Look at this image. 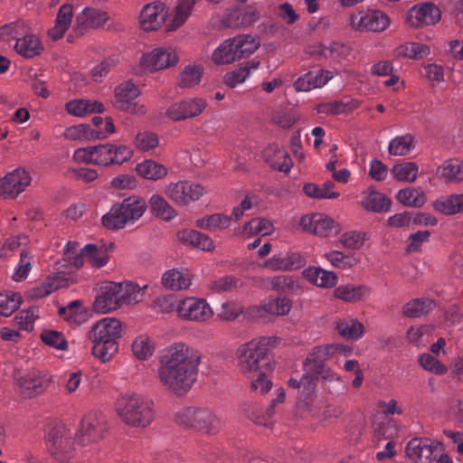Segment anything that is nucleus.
I'll list each match as a JSON object with an SVG mask.
<instances>
[{
	"mask_svg": "<svg viewBox=\"0 0 463 463\" xmlns=\"http://www.w3.org/2000/svg\"><path fill=\"white\" fill-rule=\"evenodd\" d=\"M199 352L184 343L169 346L160 358L158 378L163 386L177 396L185 394L197 379Z\"/></svg>",
	"mask_w": 463,
	"mask_h": 463,
	"instance_id": "nucleus-1",
	"label": "nucleus"
},
{
	"mask_svg": "<svg viewBox=\"0 0 463 463\" xmlns=\"http://www.w3.org/2000/svg\"><path fill=\"white\" fill-rule=\"evenodd\" d=\"M279 339L275 336H261L239 347L238 365L244 374L254 373L266 368L272 371L273 365L269 357V350L275 347Z\"/></svg>",
	"mask_w": 463,
	"mask_h": 463,
	"instance_id": "nucleus-2",
	"label": "nucleus"
},
{
	"mask_svg": "<svg viewBox=\"0 0 463 463\" xmlns=\"http://www.w3.org/2000/svg\"><path fill=\"white\" fill-rule=\"evenodd\" d=\"M121 333V323L116 318L106 317L94 324L89 334L93 355L103 363L111 360L118 353Z\"/></svg>",
	"mask_w": 463,
	"mask_h": 463,
	"instance_id": "nucleus-3",
	"label": "nucleus"
},
{
	"mask_svg": "<svg viewBox=\"0 0 463 463\" xmlns=\"http://www.w3.org/2000/svg\"><path fill=\"white\" fill-rule=\"evenodd\" d=\"M117 412L124 423L135 428H146L155 419L153 402L137 393L119 398Z\"/></svg>",
	"mask_w": 463,
	"mask_h": 463,
	"instance_id": "nucleus-4",
	"label": "nucleus"
},
{
	"mask_svg": "<svg viewBox=\"0 0 463 463\" xmlns=\"http://www.w3.org/2000/svg\"><path fill=\"white\" fill-rule=\"evenodd\" d=\"M131 156L132 151L127 146L104 144L78 148L74 152L73 158L77 162L107 166L114 164L120 165L128 161Z\"/></svg>",
	"mask_w": 463,
	"mask_h": 463,
	"instance_id": "nucleus-5",
	"label": "nucleus"
},
{
	"mask_svg": "<svg viewBox=\"0 0 463 463\" xmlns=\"http://www.w3.org/2000/svg\"><path fill=\"white\" fill-rule=\"evenodd\" d=\"M146 202L138 196H130L120 203H115L110 211L102 217V224L110 230L123 229L128 223H134L145 213Z\"/></svg>",
	"mask_w": 463,
	"mask_h": 463,
	"instance_id": "nucleus-6",
	"label": "nucleus"
},
{
	"mask_svg": "<svg viewBox=\"0 0 463 463\" xmlns=\"http://www.w3.org/2000/svg\"><path fill=\"white\" fill-rule=\"evenodd\" d=\"M260 46L254 37L249 34H241L225 40L213 52V61L215 64H228L237 60L249 57Z\"/></svg>",
	"mask_w": 463,
	"mask_h": 463,
	"instance_id": "nucleus-7",
	"label": "nucleus"
},
{
	"mask_svg": "<svg viewBox=\"0 0 463 463\" xmlns=\"http://www.w3.org/2000/svg\"><path fill=\"white\" fill-rule=\"evenodd\" d=\"M107 430L106 416L100 411H90L83 417L76 439L82 446L95 443L103 439Z\"/></svg>",
	"mask_w": 463,
	"mask_h": 463,
	"instance_id": "nucleus-8",
	"label": "nucleus"
},
{
	"mask_svg": "<svg viewBox=\"0 0 463 463\" xmlns=\"http://www.w3.org/2000/svg\"><path fill=\"white\" fill-rule=\"evenodd\" d=\"M47 446L54 458L61 463L69 461L73 457L72 433L63 425L56 426L49 431Z\"/></svg>",
	"mask_w": 463,
	"mask_h": 463,
	"instance_id": "nucleus-9",
	"label": "nucleus"
},
{
	"mask_svg": "<svg viewBox=\"0 0 463 463\" xmlns=\"http://www.w3.org/2000/svg\"><path fill=\"white\" fill-rule=\"evenodd\" d=\"M115 107L124 112L144 115L146 107L139 104L137 98L140 95L138 88L131 81H126L115 88Z\"/></svg>",
	"mask_w": 463,
	"mask_h": 463,
	"instance_id": "nucleus-10",
	"label": "nucleus"
},
{
	"mask_svg": "<svg viewBox=\"0 0 463 463\" xmlns=\"http://www.w3.org/2000/svg\"><path fill=\"white\" fill-rule=\"evenodd\" d=\"M204 193V188L191 181L169 183L165 188V195L176 205L184 206L199 200Z\"/></svg>",
	"mask_w": 463,
	"mask_h": 463,
	"instance_id": "nucleus-11",
	"label": "nucleus"
},
{
	"mask_svg": "<svg viewBox=\"0 0 463 463\" xmlns=\"http://www.w3.org/2000/svg\"><path fill=\"white\" fill-rule=\"evenodd\" d=\"M350 25L355 31L381 33L390 25V18L381 11H361L351 15Z\"/></svg>",
	"mask_w": 463,
	"mask_h": 463,
	"instance_id": "nucleus-12",
	"label": "nucleus"
},
{
	"mask_svg": "<svg viewBox=\"0 0 463 463\" xmlns=\"http://www.w3.org/2000/svg\"><path fill=\"white\" fill-rule=\"evenodd\" d=\"M260 18V11L252 5L226 9L219 17L223 28H240L253 24Z\"/></svg>",
	"mask_w": 463,
	"mask_h": 463,
	"instance_id": "nucleus-13",
	"label": "nucleus"
},
{
	"mask_svg": "<svg viewBox=\"0 0 463 463\" xmlns=\"http://www.w3.org/2000/svg\"><path fill=\"white\" fill-rule=\"evenodd\" d=\"M176 313L184 320L204 322L210 319L213 312L203 298H186L178 302Z\"/></svg>",
	"mask_w": 463,
	"mask_h": 463,
	"instance_id": "nucleus-14",
	"label": "nucleus"
},
{
	"mask_svg": "<svg viewBox=\"0 0 463 463\" xmlns=\"http://www.w3.org/2000/svg\"><path fill=\"white\" fill-rule=\"evenodd\" d=\"M31 183L32 176L30 173L23 167H18L0 179V196L4 198H15Z\"/></svg>",
	"mask_w": 463,
	"mask_h": 463,
	"instance_id": "nucleus-15",
	"label": "nucleus"
},
{
	"mask_svg": "<svg viewBox=\"0 0 463 463\" xmlns=\"http://www.w3.org/2000/svg\"><path fill=\"white\" fill-rule=\"evenodd\" d=\"M335 353L349 354L352 349L341 345H327L314 347L304 362L307 373H314L325 367V362Z\"/></svg>",
	"mask_w": 463,
	"mask_h": 463,
	"instance_id": "nucleus-16",
	"label": "nucleus"
},
{
	"mask_svg": "<svg viewBox=\"0 0 463 463\" xmlns=\"http://www.w3.org/2000/svg\"><path fill=\"white\" fill-rule=\"evenodd\" d=\"M207 102L203 98H192L173 103L166 110V116L174 121L195 118L203 113Z\"/></svg>",
	"mask_w": 463,
	"mask_h": 463,
	"instance_id": "nucleus-17",
	"label": "nucleus"
},
{
	"mask_svg": "<svg viewBox=\"0 0 463 463\" xmlns=\"http://www.w3.org/2000/svg\"><path fill=\"white\" fill-rule=\"evenodd\" d=\"M299 226L304 232L321 237H327L339 232V226L328 216L323 213L305 215L299 221Z\"/></svg>",
	"mask_w": 463,
	"mask_h": 463,
	"instance_id": "nucleus-18",
	"label": "nucleus"
},
{
	"mask_svg": "<svg viewBox=\"0 0 463 463\" xmlns=\"http://www.w3.org/2000/svg\"><path fill=\"white\" fill-rule=\"evenodd\" d=\"M121 284L107 281L101 285L99 293L94 302V309L100 313H109L119 308Z\"/></svg>",
	"mask_w": 463,
	"mask_h": 463,
	"instance_id": "nucleus-19",
	"label": "nucleus"
},
{
	"mask_svg": "<svg viewBox=\"0 0 463 463\" xmlns=\"http://www.w3.org/2000/svg\"><path fill=\"white\" fill-rule=\"evenodd\" d=\"M439 443L425 438H414L406 446V455L412 463H431Z\"/></svg>",
	"mask_w": 463,
	"mask_h": 463,
	"instance_id": "nucleus-20",
	"label": "nucleus"
},
{
	"mask_svg": "<svg viewBox=\"0 0 463 463\" xmlns=\"http://www.w3.org/2000/svg\"><path fill=\"white\" fill-rule=\"evenodd\" d=\"M439 9L432 3H423L411 7L407 14V22L412 27H422L438 23Z\"/></svg>",
	"mask_w": 463,
	"mask_h": 463,
	"instance_id": "nucleus-21",
	"label": "nucleus"
},
{
	"mask_svg": "<svg viewBox=\"0 0 463 463\" xmlns=\"http://www.w3.org/2000/svg\"><path fill=\"white\" fill-rule=\"evenodd\" d=\"M178 61L175 52L171 48H157L141 58L142 66L149 70L159 71L175 64Z\"/></svg>",
	"mask_w": 463,
	"mask_h": 463,
	"instance_id": "nucleus-22",
	"label": "nucleus"
},
{
	"mask_svg": "<svg viewBox=\"0 0 463 463\" xmlns=\"http://www.w3.org/2000/svg\"><path fill=\"white\" fill-rule=\"evenodd\" d=\"M334 77L335 72L332 71H309L298 77L295 80L293 87L296 91H309L313 89L325 86Z\"/></svg>",
	"mask_w": 463,
	"mask_h": 463,
	"instance_id": "nucleus-23",
	"label": "nucleus"
},
{
	"mask_svg": "<svg viewBox=\"0 0 463 463\" xmlns=\"http://www.w3.org/2000/svg\"><path fill=\"white\" fill-rule=\"evenodd\" d=\"M166 13L163 4L146 5L139 14L140 27L144 31L157 30L165 21Z\"/></svg>",
	"mask_w": 463,
	"mask_h": 463,
	"instance_id": "nucleus-24",
	"label": "nucleus"
},
{
	"mask_svg": "<svg viewBox=\"0 0 463 463\" xmlns=\"http://www.w3.org/2000/svg\"><path fill=\"white\" fill-rule=\"evenodd\" d=\"M49 379L35 373H29L17 379L19 392L24 398H33L42 393L48 385Z\"/></svg>",
	"mask_w": 463,
	"mask_h": 463,
	"instance_id": "nucleus-25",
	"label": "nucleus"
},
{
	"mask_svg": "<svg viewBox=\"0 0 463 463\" xmlns=\"http://www.w3.org/2000/svg\"><path fill=\"white\" fill-rule=\"evenodd\" d=\"M263 158L271 168L279 172L288 173L293 165L288 152L276 144L269 145L263 150Z\"/></svg>",
	"mask_w": 463,
	"mask_h": 463,
	"instance_id": "nucleus-26",
	"label": "nucleus"
},
{
	"mask_svg": "<svg viewBox=\"0 0 463 463\" xmlns=\"http://www.w3.org/2000/svg\"><path fill=\"white\" fill-rule=\"evenodd\" d=\"M108 19L107 13L99 9L86 7L77 15L74 27L77 31L82 33L86 28L102 26Z\"/></svg>",
	"mask_w": 463,
	"mask_h": 463,
	"instance_id": "nucleus-27",
	"label": "nucleus"
},
{
	"mask_svg": "<svg viewBox=\"0 0 463 463\" xmlns=\"http://www.w3.org/2000/svg\"><path fill=\"white\" fill-rule=\"evenodd\" d=\"M177 239L184 244L201 249L203 250H211L213 249V241L206 234L195 230H184L177 233Z\"/></svg>",
	"mask_w": 463,
	"mask_h": 463,
	"instance_id": "nucleus-28",
	"label": "nucleus"
},
{
	"mask_svg": "<svg viewBox=\"0 0 463 463\" xmlns=\"http://www.w3.org/2000/svg\"><path fill=\"white\" fill-rule=\"evenodd\" d=\"M335 329L341 336L351 340H358L364 334V325L351 317L339 319L335 323Z\"/></svg>",
	"mask_w": 463,
	"mask_h": 463,
	"instance_id": "nucleus-29",
	"label": "nucleus"
},
{
	"mask_svg": "<svg viewBox=\"0 0 463 463\" xmlns=\"http://www.w3.org/2000/svg\"><path fill=\"white\" fill-rule=\"evenodd\" d=\"M136 171L139 176L152 181L161 180L168 173L167 168L164 165L153 159H146L137 164Z\"/></svg>",
	"mask_w": 463,
	"mask_h": 463,
	"instance_id": "nucleus-30",
	"label": "nucleus"
},
{
	"mask_svg": "<svg viewBox=\"0 0 463 463\" xmlns=\"http://www.w3.org/2000/svg\"><path fill=\"white\" fill-rule=\"evenodd\" d=\"M259 66V61L252 60L246 61L241 64V66L236 70L227 72L224 75V83L230 88H234L237 85L243 83L250 76V72L256 71Z\"/></svg>",
	"mask_w": 463,
	"mask_h": 463,
	"instance_id": "nucleus-31",
	"label": "nucleus"
},
{
	"mask_svg": "<svg viewBox=\"0 0 463 463\" xmlns=\"http://www.w3.org/2000/svg\"><path fill=\"white\" fill-rule=\"evenodd\" d=\"M304 275L310 282L320 288H332L337 282V277L335 272L318 267L306 269Z\"/></svg>",
	"mask_w": 463,
	"mask_h": 463,
	"instance_id": "nucleus-32",
	"label": "nucleus"
},
{
	"mask_svg": "<svg viewBox=\"0 0 463 463\" xmlns=\"http://www.w3.org/2000/svg\"><path fill=\"white\" fill-rule=\"evenodd\" d=\"M14 50L24 58H33L41 53L43 47L39 39L34 34L27 33L17 39Z\"/></svg>",
	"mask_w": 463,
	"mask_h": 463,
	"instance_id": "nucleus-33",
	"label": "nucleus"
},
{
	"mask_svg": "<svg viewBox=\"0 0 463 463\" xmlns=\"http://www.w3.org/2000/svg\"><path fill=\"white\" fill-rule=\"evenodd\" d=\"M222 426L221 419L207 408H200L195 430L208 434L217 433Z\"/></svg>",
	"mask_w": 463,
	"mask_h": 463,
	"instance_id": "nucleus-34",
	"label": "nucleus"
},
{
	"mask_svg": "<svg viewBox=\"0 0 463 463\" xmlns=\"http://www.w3.org/2000/svg\"><path fill=\"white\" fill-rule=\"evenodd\" d=\"M66 109L71 115L82 117L87 113H102L105 111V107L97 100L75 99L66 104Z\"/></svg>",
	"mask_w": 463,
	"mask_h": 463,
	"instance_id": "nucleus-35",
	"label": "nucleus"
},
{
	"mask_svg": "<svg viewBox=\"0 0 463 463\" xmlns=\"http://www.w3.org/2000/svg\"><path fill=\"white\" fill-rule=\"evenodd\" d=\"M162 284L171 290L186 289L191 285V276L188 272L173 269L163 275Z\"/></svg>",
	"mask_w": 463,
	"mask_h": 463,
	"instance_id": "nucleus-36",
	"label": "nucleus"
},
{
	"mask_svg": "<svg viewBox=\"0 0 463 463\" xmlns=\"http://www.w3.org/2000/svg\"><path fill=\"white\" fill-rule=\"evenodd\" d=\"M370 289L366 286L341 285L335 289V298L345 302L360 301L369 296Z\"/></svg>",
	"mask_w": 463,
	"mask_h": 463,
	"instance_id": "nucleus-37",
	"label": "nucleus"
},
{
	"mask_svg": "<svg viewBox=\"0 0 463 463\" xmlns=\"http://www.w3.org/2000/svg\"><path fill=\"white\" fill-rule=\"evenodd\" d=\"M271 288L279 293L294 294L301 290L299 279L290 275H279L269 280Z\"/></svg>",
	"mask_w": 463,
	"mask_h": 463,
	"instance_id": "nucleus-38",
	"label": "nucleus"
},
{
	"mask_svg": "<svg viewBox=\"0 0 463 463\" xmlns=\"http://www.w3.org/2000/svg\"><path fill=\"white\" fill-rule=\"evenodd\" d=\"M118 284H121L120 298L122 306L136 304L143 300L146 286L141 288L137 284L129 281L118 282Z\"/></svg>",
	"mask_w": 463,
	"mask_h": 463,
	"instance_id": "nucleus-39",
	"label": "nucleus"
},
{
	"mask_svg": "<svg viewBox=\"0 0 463 463\" xmlns=\"http://www.w3.org/2000/svg\"><path fill=\"white\" fill-rule=\"evenodd\" d=\"M362 205L368 211L380 213L390 209L391 201L381 193L369 191L363 197Z\"/></svg>",
	"mask_w": 463,
	"mask_h": 463,
	"instance_id": "nucleus-40",
	"label": "nucleus"
},
{
	"mask_svg": "<svg viewBox=\"0 0 463 463\" xmlns=\"http://www.w3.org/2000/svg\"><path fill=\"white\" fill-rule=\"evenodd\" d=\"M439 174L450 183L463 181V160L450 159L445 161L439 168Z\"/></svg>",
	"mask_w": 463,
	"mask_h": 463,
	"instance_id": "nucleus-41",
	"label": "nucleus"
},
{
	"mask_svg": "<svg viewBox=\"0 0 463 463\" xmlns=\"http://www.w3.org/2000/svg\"><path fill=\"white\" fill-rule=\"evenodd\" d=\"M437 211L451 215L463 212V194H451L448 197L440 198L434 203Z\"/></svg>",
	"mask_w": 463,
	"mask_h": 463,
	"instance_id": "nucleus-42",
	"label": "nucleus"
},
{
	"mask_svg": "<svg viewBox=\"0 0 463 463\" xmlns=\"http://www.w3.org/2000/svg\"><path fill=\"white\" fill-rule=\"evenodd\" d=\"M435 307V302L430 298H416L403 307V314L409 317H420Z\"/></svg>",
	"mask_w": 463,
	"mask_h": 463,
	"instance_id": "nucleus-43",
	"label": "nucleus"
},
{
	"mask_svg": "<svg viewBox=\"0 0 463 463\" xmlns=\"http://www.w3.org/2000/svg\"><path fill=\"white\" fill-rule=\"evenodd\" d=\"M334 186L335 184L332 181H326L320 186L309 183L304 185L303 190L304 193L309 197L317 199H335L339 196V193L333 191Z\"/></svg>",
	"mask_w": 463,
	"mask_h": 463,
	"instance_id": "nucleus-44",
	"label": "nucleus"
},
{
	"mask_svg": "<svg viewBox=\"0 0 463 463\" xmlns=\"http://www.w3.org/2000/svg\"><path fill=\"white\" fill-rule=\"evenodd\" d=\"M396 198L402 204L409 207H421L426 201L423 192L414 187L400 190Z\"/></svg>",
	"mask_w": 463,
	"mask_h": 463,
	"instance_id": "nucleus-45",
	"label": "nucleus"
},
{
	"mask_svg": "<svg viewBox=\"0 0 463 463\" xmlns=\"http://www.w3.org/2000/svg\"><path fill=\"white\" fill-rule=\"evenodd\" d=\"M149 205L151 211L164 220L170 221L176 216L175 209L162 195L153 194L149 199Z\"/></svg>",
	"mask_w": 463,
	"mask_h": 463,
	"instance_id": "nucleus-46",
	"label": "nucleus"
},
{
	"mask_svg": "<svg viewBox=\"0 0 463 463\" xmlns=\"http://www.w3.org/2000/svg\"><path fill=\"white\" fill-rule=\"evenodd\" d=\"M230 223L231 218L222 213L207 215L196 221L197 227L211 232L226 229Z\"/></svg>",
	"mask_w": 463,
	"mask_h": 463,
	"instance_id": "nucleus-47",
	"label": "nucleus"
},
{
	"mask_svg": "<svg viewBox=\"0 0 463 463\" xmlns=\"http://www.w3.org/2000/svg\"><path fill=\"white\" fill-rule=\"evenodd\" d=\"M59 314L71 325L79 326L85 321L86 314L80 308V302L75 300L59 308Z\"/></svg>",
	"mask_w": 463,
	"mask_h": 463,
	"instance_id": "nucleus-48",
	"label": "nucleus"
},
{
	"mask_svg": "<svg viewBox=\"0 0 463 463\" xmlns=\"http://www.w3.org/2000/svg\"><path fill=\"white\" fill-rule=\"evenodd\" d=\"M413 137L410 134L399 136L391 140L388 151L392 156H405L414 148Z\"/></svg>",
	"mask_w": 463,
	"mask_h": 463,
	"instance_id": "nucleus-49",
	"label": "nucleus"
},
{
	"mask_svg": "<svg viewBox=\"0 0 463 463\" xmlns=\"http://www.w3.org/2000/svg\"><path fill=\"white\" fill-rule=\"evenodd\" d=\"M349 47L338 42H334L330 43L328 46L320 44L317 46L316 50L314 51V53L326 59H337L345 57L349 54Z\"/></svg>",
	"mask_w": 463,
	"mask_h": 463,
	"instance_id": "nucleus-50",
	"label": "nucleus"
},
{
	"mask_svg": "<svg viewBox=\"0 0 463 463\" xmlns=\"http://www.w3.org/2000/svg\"><path fill=\"white\" fill-rule=\"evenodd\" d=\"M203 69L199 65H187L178 77V85L181 88H192L201 81Z\"/></svg>",
	"mask_w": 463,
	"mask_h": 463,
	"instance_id": "nucleus-51",
	"label": "nucleus"
},
{
	"mask_svg": "<svg viewBox=\"0 0 463 463\" xmlns=\"http://www.w3.org/2000/svg\"><path fill=\"white\" fill-rule=\"evenodd\" d=\"M241 280L232 275H225L212 280L208 288L213 293L231 292L241 286Z\"/></svg>",
	"mask_w": 463,
	"mask_h": 463,
	"instance_id": "nucleus-52",
	"label": "nucleus"
},
{
	"mask_svg": "<svg viewBox=\"0 0 463 463\" xmlns=\"http://www.w3.org/2000/svg\"><path fill=\"white\" fill-rule=\"evenodd\" d=\"M272 231V223L269 221L261 218L252 219L243 226V233L249 237L259 234L266 236L270 234Z\"/></svg>",
	"mask_w": 463,
	"mask_h": 463,
	"instance_id": "nucleus-53",
	"label": "nucleus"
},
{
	"mask_svg": "<svg viewBox=\"0 0 463 463\" xmlns=\"http://www.w3.org/2000/svg\"><path fill=\"white\" fill-rule=\"evenodd\" d=\"M29 27L21 20L7 24L0 28V39L3 41H10L11 39L21 38L27 33Z\"/></svg>",
	"mask_w": 463,
	"mask_h": 463,
	"instance_id": "nucleus-54",
	"label": "nucleus"
},
{
	"mask_svg": "<svg viewBox=\"0 0 463 463\" xmlns=\"http://www.w3.org/2000/svg\"><path fill=\"white\" fill-rule=\"evenodd\" d=\"M64 258L69 264L75 269H80L87 261L83 254V248L79 252V243L76 241H69L63 248Z\"/></svg>",
	"mask_w": 463,
	"mask_h": 463,
	"instance_id": "nucleus-55",
	"label": "nucleus"
},
{
	"mask_svg": "<svg viewBox=\"0 0 463 463\" xmlns=\"http://www.w3.org/2000/svg\"><path fill=\"white\" fill-rule=\"evenodd\" d=\"M21 303L22 298L17 293H0V315L11 316L19 308Z\"/></svg>",
	"mask_w": 463,
	"mask_h": 463,
	"instance_id": "nucleus-56",
	"label": "nucleus"
},
{
	"mask_svg": "<svg viewBox=\"0 0 463 463\" xmlns=\"http://www.w3.org/2000/svg\"><path fill=\"white\" fill-rule=\"evenodd\" d=\"M195 2V0H179L173 18V29H176L185 23L192 13Z\"/></svg>",
	"mask_w": 463,
	"mask_h": 463,
	"instance_id": "nucleus-57",
	"label": "nucleus"
},
{
	"mask_svg": "<svg viewBox=\"0 0 463 463\" xmlns=\"http://www.w3.org/2000/svg\"><path fill=\"white\" fill-rule=\"evenodd\" d=\"M134 355L139 360H146L153 354L154 345L146 335L137 336L132 344Z\"/></svg>",
	"mask_w": 463,
	"mask_h": 463,
	"instance_id": "nucleus-58",
	"label": "nucleus"
},
{
	"mask_svg": "<svg viewBox=\"0 0 463 463\" xmlns=\"http://www.w3.org/2000/svg\"><path fill=\"white\" fill-rule=\"evenodd\" d=\"M418 165L413 162H406L395 165L392 172L396 179L400 181L413 182L418 175Z\"/></svg>",
	"mask_w": 463,
	"mask_h": 463,
	"instance_id": "nucleus-59",
	"label": "nucleus"
},
{
	"mask_svg": "<svg viewBox=\"0 0 463 463\" xmlns=\"http://www.w3.org/2000/svg\"><path fill=\"white\" fill-rule=\"evenodd\" d=\"M158 144V136L151 131H143L137 133L134 140L136 148L143 152L155 149Z\"/></svg>",
	"mask_w": 463,
	"mask_h": 463,
	"instance_id": "nucleus-60",
	"label": "nucleus"
},
{
	"mask_svg": "<svg viewBox=\"0 0 463 463\" xmlns=\"http://www.w3.org/2000/svg\"><path fill=\"white\" fill-rule=\"evenodd\" d=\"M325 257L334 267L338 269H350L356 263V260L353 255L344 254L338 250L326 252Z\"/></svg>",
	"mask_w": 463,
	"mask_h": 463,
	"instance_id": "nucleus-61",
	"label": "nucleus"
},
{
	"mask_svg": "<svg viewBox=\"0 0 463 463\" xmlns=\"http://www.w3.org/2000/svg\"><path fill=\"white\" fill-rule=\"evenodd\" d=\"M199 409L197 407H184L175 412V420L180 425L195 429Z\"/></svg>",
	"mask_w": 463,
	"mask_h": 463,
	"instance_id": "nucleus-62",
	"label": "nucleus"
},
{
	"mask_svg": "<svg viewBox=\"0 0 463 463\" xmlns=\"http://www.w3.org/2000/svg\"><path fill=\"white\" fill-rule=\"evenodd\" d=\"M33 258L27 250H23L20 254V260L17 264L14 272L12 276L15 281H22L24 279L32 269Z\"/></svg>",
	"mask_w": 463,
	"mask_h": 463,
	"instance_id": "nucleus-63",
	"label": "nucleus"
},
{
	"mask_svg": "<svg viewBox=\"0 0 463 463\" xmlns=\"http://www.w3.org/2000/svg\"><path fill=\"white\" fill-rule=\"evenodd\" d=\"M83 254L88 262L94 267H103L107 263V255L102 249L95 244H87L83 247Z\"/></svg>",
	"mask_w": 463,
	"mask_h": 463,
	"instance_id": "nucleus-64",
	"label": "nucleus"
}]
</instances>
